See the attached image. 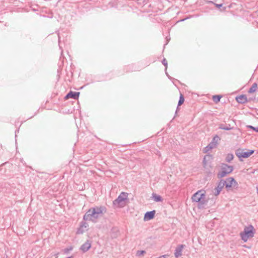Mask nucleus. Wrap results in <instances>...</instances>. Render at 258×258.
<instances>
[{"instance_id": "obj_1", "label": "nucleus", "mask_w": 258, "mask_h": 258, "mask_svg": "<svg viewBox=\"0 0 258 258\" xmlns=\"http://www.w3.org/2000/svg\"><path fill=\"white\" fill-rule=\"evenodd\" d=\"M106 212V209L103 206L94 207L89 209L83 216L85 221H91L96 222L97 219L101 217L103 213Z\"/></svg>"}, {"instance_id": "obj_2", "label": "nucleus", "mask_w": 258, "mask_h": 258, "mask_svg": "<svg viewBox=\"0 0 258 258\" xmlns=\"http://www.w3.org/2000/svg\"><path fill=\"white\" fill-rule=\"evenodd\" d=\"M255 230L252 225H249L244 227L242 232L240 233V236L244 242L247 241L248 239L254 236Z\"/></svg>"}, {"instance_id": "obj_3", "label": "nucleus", "mask_w": 258, "mask_h": 258, "mask_svg": "<svg viewBox=\"0 0 258 258\" xmlns=\"http://www.w3.org/2000/svg\"><path fill=\"white\" fill-rule=\"evenodd\" d=\"M205 191L200 190L192 195L191 200L194 202L199 203V206L201 208L207 203V201L205 200Z\"/></svg>"}, {"instance_id": "obj_4", "label": "nucleus", "mask_w": 258, "mask_h": 258, "mask_svg": "<svg viewBox=\"0 0 258 258\" xmlns=\"http://www.w3.org/2000/svg\"><path fill=\"white\" fill-rule=\"evenodd\" d=\"M233 170L232 166L228 165L226 164H222L221 171L217 174V177L219 178L224 177L227 174L230 173Z\"/></svg>"}, {"instance_id": "obj_5", "label": "nucleus", "mask_w": 258, "mask_h": 258, "mask_svg": "<svg viewBox=\"0 0 258 258\" xmlns=\"http://www.w3.org/2000/svg\"><path fill=\"white\" fill-rule=\"evenodd\" d=\"M254 151L253 150H250L247 151H244V150L238 149L235 151V154L239 158L240 161L242 160V158H247L250 156Z\"/></svg>"}, {"instance_id": "obj_6", "label": "nucleus", "mask_w": 258, "mask_h": 258, "mask_svg": "<svg viewBox=\"0 0 258 258\" xmlns=\"http://www.w3.org/2000/svg\"><path fill=\"white\" fill-rule=\"evenodd\" d=\"M127 197V194L124 192H122L121 194L119 195V196L117 197V199H116L113 202V204L114 205H118L121 202L124 201L125 200H126Z\"/></svg>"}, {"instance_id": "obj_7", "label": "nucleus", "mask_w": 258, "mask_h": 258, "mask_svg": "<svg viewBox=\"0 0 258 258\" xmlns=\"http://www.w3.org/2000/svg\"><path fill=\"white\" fill-rule=\"evenodd\" d=\"M224 183L223 182V179L220 180V181L217 183V186L215 188V192L214 195L215 196H217L219 195L221 191L224 186Z\"/></svg>"}, {"instance_id": "obj_8", "label": "nucleus", "mask_w": 258, "mask_h": 258, "mask_svg": "<svg viewBox=\"0 0 258 258\" xmlns=\"http://www.w3.org/2000/svg\"><path fill=\"white\" fill-rule=\"evenodd\" d=\"M235 181V179L233 177H229L227 178L226 180H223V182H224V186L228 190L230 187H232L233 182Z\"/></svg>"}, {"instance_id": "obj_9", "label": "nucleus", "mask_w": 258, "mask_h": 258, "mask_svg": "<svg viewBox=\"0 0 258 258\" xmlns=\"http://www.w3.org/2000/svg\"><path fill=\"white\" fill-rule=\"evenodd\" d=\"M80 92L70 91L64 97V99H68L69 98H73L74 99H78L79 98Z\"/></svg>"}, {"instance_id": "obj_10", "label": "nucleus", "mask_w": 258, "mask_h": 258, "mask_svg": "<svg viewBox=\"0 0 258 258\" xmlns=\"http://www.w3.org/2000/svg\"><path fill=\"white\" fill-rule=\"evenodd\" d=\"M155 213H156L155 210L147 212L145 214V215L144 217V221H149L151 219H153L155 217Z\"/></svg>"}, {"instance_id": "obj_11", "label": "nucleus", "mask_w": 258, "mask_h": 258, "mask_svg": "<svg viewBox=\"0 0 258 258\" xmlns=\"http://www.w3.org/2000/svg\"><path fill=\"white\" fill-rule=\"evenodd\" d=\"M185 247V245L180 244L178 245V246L176 248L175 250L174 255L175 257L177 258L179 256H181L182 253V251L183 248Z\"/></svg>"}, {"instance_id": "obj_12", "label": "nucleus", "mask_w": 258, "mask_h": 258, "mask_svg": "<svg viewBox=\"0 0 258 258\" xmlns=\"http://www.w3.org/2000/svg\"><path fill=\"white\" fill-rule=\"evenodd\" d=\"M91 244L89 240L86 241L80 247V250L83 252L87 251L91 247Z\"/></svg>"}, {"instance_id": "obj_13", "label": "nucleus", "mask_w": 258, "mask_h": 258, "mask_svg": "<svg viewBox=\"0 0 258 258\" xmlns=\"http://www.w3.org/2000/svg\"><path fill=\"white\" fill-rule=\"evenodd\" d=\"M236 101L240 104H244L247 102V99L245 95H241L236 97Z\"/></svg>"}, {"instance_id": "obj_14", "label": "nucleus", "mask_w": 258, "mask_h": 258, "mask_svg": "<svg viewBox=\"0 0 258 258\" xmlns=\"http://www.w3.org/2000/svg\"><path fill=\"white\" fill-rule=\"evenodd\" d=\"M88 226V224L86 222H82L81 223L80 228L78 230L77 233L78 234H82L84 232V230H83L82 229L83 228H86Z\"/></svg>"}, {"instance_id": "obj_15", "label": "nucleus", "mask_w": 258, "mask_h": 258, "mask_svg": "<svg viewBox=\"0 0 258 258\" xmlns=\"http://www.w3.org/2000/svg\"><path fill=\"white\" fill-rule=\"evenodd\" d=\"M152 198L156 202H160L163 201L162 198L160 195H158L155 193L152 194Z\"/></svg>"}, {"instance_id": "obj_16", "label": "nucleus", "mask_w": 258, "mask_h": 258, "mask_svg": "<svg viewBox=\"0 0 258 258\" xmlns=\"http://www.w3.org/2000/svg\"><path fill=\"white\" fill-rule=\"evenodd\" d=\"M184 101V96H183L182 94H180V97H179V99L178 102V105H177L176 110L175 111V114H176L177 112V110L178 109V107L179 106L181 105L183 103Z\"/></svg>"}, {"instance_id": "obj_17", "label": "nucleus", "mask_w": 258, "mask_h": 258, "mask_svg": "<svg viewBox=\"0 0 258 258\" xmlns=\"http://www.w3.org/2000/svg\"><path fill=\"white\" fill-rule=\"evenodd\" d=\"M257 88V85L256 83H254L252 84L251 87L249 88L248 92L249 93H252L255 92Z\"/></svg>"}, {"instance_id": "obj_18", "label": "nucleus", "mask_w": 258, "mask_h": 258, "mask_svg": "<svg viewBox=\"0 0 258 258\" xmlns=\"http://www.w3.org/2000/svg\"><path fill=\"white\" fill-rule=\"evenodd\" d=\"M222 98V96L218 95H214L212 97V99L214 102H215L216 103H217L219 102Z\"/></svg>"}, {"instance_id": "obj_19", "label": "nucleus", "mask_w": 258, "mask_h": 258, "mask_svg": "<svg viewBox=\"0 0 258 258\" xmlns=\"http://www.w3.org/2000/svg\"><path fill=\"white\" fill-rule=\"evenodd\" d=\"M233 157H234V156L232 154L229 153L227 155L226 158H225V160L227 162L229 163L233 160Z\"/></svg>"}, {"instance_id": "obj_20", "label": "nucleus", "mask_w": 258, "mask_h": 258, "mask_svg": "<svg viewBox=\"0 0 258 258\" xmlns=\"http://www.w3.org/2000/svg\"><path fill=\"white\" fill-rule=\"evenodd\" d=\"M219 128L225 130V131H229L232 128L230 127V125L229 124L228 125H224L223 124H221L219 126Z\"/></svg>"}, {"instance_id": "obj_21", "label": "nucleus", "mask_w": 258, "mask_h": 258, "mask_svg": "<svg viewBox=\"0 0 258 258\" xmlns=\"http://www.w3.org/2000/svg\"><path fill=\"white\" fill-rule=\"evenodd\" d=\"M220 140L219 137L218 135H216L214 137V138L212 139V141L211 142L216 144V145L217 146L218 144V142Z\"/></svg>"}, {"instance_id": "obj_22", "label": "nucleus", "mask_w": 258, "mask_h": 258, "mask_svg": "<svg viewBox=\"0 0 258 258\" xmlns=\"http://www.w3.org/2000/svg\"><path fill=\"white\" fill-rule=\"evenodd\" d=\"M146 253V251L145 250H138L137 251L136 255L138 256H140L144 253Z\"/></svg>"}, {"instance_id": "obj_23", "label": "nucleus", "mask_w": 258, "mask_h": 258, "mask_svg": "<svg viewBox=\"0 0 258 258\" xmlns=\"http://www.w3.org/2000/svg\"><path fill=\"white\" fill-rule=\"evenodd\" d=\"M73 249V247L72 246H70L69 247H67L66 248H65L64 249V252L65 253H69L70 251L72 250Z\"/></svg>"}, {"instance_id": "obj_24", "label": "nucleus", "mask_w": 258, "mask_h": 258, "mask_svg": "<svg viewBox=\"0 0 258 258\" xmlns=\"http://www.w3.org/2000/svg\"><path fill=\"white\" fill-rule=\"evenodd\" d=\"M162 64L165 67V71L167 70V61L165 58H164L162 61Z\"/></svg>"}, {"instance_id": "obj_25", "label": "nucleus", "mask_w": 258, "mask_h": 258, "mask_svg": "<svg viewBox=\"0 0 258 258\" xmlns=\"http://www.w3.org/2000/svg\"><path fill=\"white\" fill-rule=\"evenodd\" d=\"M232 187L234 189H237L238 187V184L237 182L235 180V181L233 182Z\"/></svg>"}, {"instance_id": "obj_26", "label": "nucleus", "mask_w": 258, "mask_h": 258, "mask_svg": "<svg viewBox=\"0 0 258 258\" xmlns=\"http://www.w3.org/2000/svg\"><path fill=\"white\" fill-rule=\"evenodd\" d=\"M211 150V148H210V146L207 145L206 147L204 148L203 151L204 153H207Z\"/></svg>"}, {"instance_id": "obj_27", "label": "nucleus", "mask_w": 258, "mask_h": 258, "mask_svg": "<svg viewBox=\"0 0 258 258\" xmlns=\"http://www.w3.org/2000/svg\"><path fill=\"white\" fill-rule=\"evenodd\" d=\"M209 146H210V148H211V149L215 148L217 146L216 145V144L213 143L212 142H210L208 145Z\"/></svg>"}, {"instance_id": "obj_28", "label": "nucleus", "mask_w": 258, "mask_h": 258, "mask_svg": "<svg viewBox=\"0 0 258 258\" xmlns=\"http://www.w3.org/2000/svg\"><path fill=\"white\" fill-rule=\"evenodd\" d=\"M248 127L252 129L253 131H254L255 132L258 133V127H254L251 125L248 126Z\"/></svg>"}, {"instance_id": "obj_29", "label": "nucleus", "mask_w": 258, "mask_h": 258, "mask_svg": "<svg viewBox=\"0 0 258 258\" xmlns=\"http://www.w3.org/2000/svg\"><path fill=\"white\" fill-rule=\"evenodd\" d=\"M206 156H205V157L204 158V160H203V163L205 165L206 164Z\"/></svg>"}, {"instance_id": "obj_30", "label": "nucleus", "mask_w": 258, "mask_h": 258, "mask_svg": "<svg viewBox=\"0 0 258 258\" xmlns=\"http://www.w3.org/2000/svg\"><path fill=\"white\" fill-rule=\"evenodd\" d=\"M222 4H217L216 5V6L218 7V8H220L221 7H222Z\"/></svg>"}, {"instance_id": "obj_31", "label": "nucleus", "mask_w": 258, "mask_h": 258, "mask_svg": "<svg viewBox=\"0 0 258 258\" xmlns=\"http://www.w3.org/2000/svg\"><path fill=\"white\" fill-rule=\"evenodd\" d=\"M161 256H162V258H165L168 256V255L165 254V255H162Z\"/></svg>"}, {"instance_id": "obj_32", "label": "nucleus", "mask_w": 258, "mask_h": 258, "mask_svg": "<svg viewBox=\"0 0 258 258\" xmlns=\"http://www.w3.org/2000/svg\"><path fill=\"white\" fill-rule=\"evenodd\" d=\"M257 192L258 194V186L256 187Z\"/></svg>"}, {"instance_id": "obj_33", "label": "nucleus", "mask_w": 258, "mask_h": 258, "mask_svg": "<svg viewBox=\"0 0 258 258\" xmlns=\"http://www.w3.org/2000/svg\"><path fill=\"white\" fill-rule=\"evenodd\" d=\"M184 20H185V19H182V20H180V21H184Z\"/></svg>"}, {"instance_id": "obj_34", "label": "nucleus", "mask_w": 258, "mask_h": 258, "mask_svg": "<svg viewBox=\"0 0 258 258\" xmlns=\"http://www.w3.org/2000/svg\"><path fill=\"white\" fill-rule=\"evenodd\" d=\"M72 257L71 256H69V257H66V258H71Z\"/></svg>"}]
</instances>
